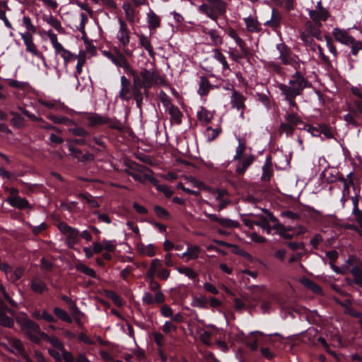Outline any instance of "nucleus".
Returning a JSON list of instances; mask_svg holds the SVG:
<instances>
[{
    "label": "nucleus",
    "mask_w": 362,
    "mask_h": 362,
    "mask_svg": "<svg viewBox=\"0 0 362 362\" xmlns=\"http://www.w3.org/2000/svg\"><path fill=\"white\" fill-rule=\"evenodd\" d=\"M310 21H307L300 31V39L309 46L315 45L313 38L322 40L321 28L322 22L326 21L330 17L329 10L322 6L319 1L314 8H308Z\"/></svg>",
    "instance_id": "f257e3e1"
},
{
    "label": "nucleus",
    "mask_w": 362,
    "mask_h": 362,
    "mask_svg": "<svg viewBox=\"0 0 362 362\" xmlns=\"http://www.w3.org/2000/svg\"><path fill=\"white\" fill-rule=\"evenodd\" d=\"M128 74L133 77V86L139 88L143 87L145 89V94L146 95H148V90L153 85H163L165 83L164 78L155 69H144L138 74L135 70L131 68Z\"/></svg>",
    "instance_id": "f03ea898"
},
{
    "label": "nucleus",
    "mask_w": 362,
    "mask_h": 362,
    "mask_svg": "<svg viewBox=\"0 0 362 362\" xmlns=\"http://www.w3.org/2000/svg\"><path fill=\"white\" fill-rule=\"evenodd\" d=\"M310 86L311 83L298 71L291 76L288 84L279 83L277 85L281 94L295 96L300 95L305 88Z\"/></svg>",
    "instance_id": "7ed1b4c3"
},
{
    "label": "nucleus",
    "mask_w": 362,
    "mask_h": 362,
    "mask_svg": "<svg viewBox=\"0 0 362 362\" xmlns=\"http://www.w3.org/2000/svg\"><path fill=\"white\" fill-rule=\"evenodd\" d=\"M226 8L227 3L223 0H206L199 6V11L213 21H216L219 16H223Z\"/></svg>",
    "instance_id": "20e7f679"
},
{
    "label": "nucleus",
    "mask_w": 362,
    "mask_h": 362,
    "mask_svg": "<svg viewBox=\"0 0 362 362\" xmlns=\"http://www.w3.org/2000/svg\"><path fill=\"white\" fill-rule=\"evenodd\" d=\"M6 339L7 342L2 344V347L16 356H22L26 362H33L21 339L12 337H7Z\"/></svg>",
    "instance_id": "39448f33"
},
{
    "label": "nucleus",
    "mask_w": 362,
    "mask_h": 362,
    "mask_svg": "<svg viewBox=\"0 0 362 362\" xmlns=\"http://www.w3.org/2000/svg\"><path fill=\"white\" fill-rule=\"evenodd\" d=\"M20 326L22 332L32 342H40V338L37 336V332H40L39 325L32 320H24L20 322Z\"/></svg>",
    "instance_id": "423d86ee"
},
{
    "label": "nucleus",
    "mask_w": 362,
    "mask_h": 362,
    "mask_svg": "<svg viewBox=\"0 0 362 362\" xmlns=\"http://www.w3.org/2000/svg\"><path fill=\"white\" fill-rule=\"evenodd\" d=\"M88 125L95 127L97 125L108 124L109 127L113 129L122 130L121 124L117 120H112L107 116L94 114L88 118Z\"/></svg>",
    "instance_id": "0eeeda50"
},
{
    "label": "nucleus",
    "mask_w": 362,
    "mask_h": 362,
    "mask_svg": "<svg viewBox=\"0 0 362 362\" xmlns=\"http://www.w3.org/2000/svg\"><path fill=\"white\" fill-rule=\"evenodd\" d=\"M20 35L25 45L26 51L45 63L46 59L42 52L39 50L37 46L34 42L33 35L30 33H20Z\"/></svg>",
    "instance_id": "6e6552de"
},
{
    "label": "nucleus",
    "mask_w": 362,
    "mask_h": 362,
    "mask_svg": "<svg viewBox=\"0 0 362 362\" xmlns=\"http://www.w3.org/2000/svg\"><path fill=\"white\" fill-rule=\"evenodd\" d=\"M58 228L60 232L66 236V243L69 247H74L77 243L79 231L78 229L72 228L65 222H60L58 224Z\"/></svg>",
    "instance_id": "1a4fd4ad"
},
{
    "label": "nucleus",
    "mask_w": 362,
    "mask_h": 362,
    "mask_svg": "<svg viewBox=\"0 0 362 362\" xmlns=\"http://www.w3.org/2000/svg\"><path fill=\"white\" fill-rule=\"evenodd\" d=\"M209 192L214 195L215 199L219 202L216 206L218 211L224 209L231 203L229 194L224 188L209 189Z\"/></svg>",
    "instance_id": "9d476101"
},
{
    "label": "nucleus",
    "mask_w": 362,
    "mask_h": 362,
    "mask_svg": "<svg viewBox=\"0 0 362 362\" xmlns=\"http://www.w3.org/2000/svg\"><path fill=\"white\" fill-rule=\"evenodd\" d=\"M104 55L110 59L114 64L118 67L123 68L128 74L131 69L129 63L128 62L125 56L118 49L115 50V53L113 54L109 51H105Z\"/></svg>",
    "instance_id": "9b49d317"
},
{
    "label": "nucleus",
    "mask_w": 362,
    "mask_h": 362,
    "mask_svg": "<svg viewBox=\"0 0 362 362\" xmlns=\"http://www.w3.org/2000/svg\"><path fill=\"white\" fill-rule=\"evenodd\" d=\"M119 28L117 33V39L122 47H125L130 42V32L126 23L119 19Z\"/></svg>",
    "instance_id": "f8f14e48"
},
{
    "label": "nucleus",
    "mask_w": 362,
    "mask_h": 362,
    "mask_svg": "<svg viewBox=\"0 0 362 362\" xmlns=\"http://www.w3.org/2000/svg\"><path fill=\"white\" fill-rule=\"evenodd\" d=\"M245 99L244 95L239 92L235 90H233L230 100L231 105L233 108H235L240 112L241 117L243 116L244 110L245 109Z\"/></svg>",
    "instance_id": "ddd939ff"
},
{
    "label": "nucleus",
    "mask_w": 362,
    "mask_h": 362,
    "mask_svg": "<svg viewBox=\"0 0 362 362\" xmlns=\"http://www.w3.org/2000/svg\"><path fill=\"white\" fill-rule=\"evenodd\" d=\"M146 22L150 32H153L160 27L161 18L153 10L149 9L146 13Z\"/></svg>",
    "instance_id": "4468645a"
},
{
    "label": "nucleus",
    "mask_w": 362,
    "mask_h": 362,
    "mask_svg": "<svg viewBox=\"0 0 362 362\" xmlns=\"http://www.w3.org/2000/svg\"><path fill=\"white\" fill-rule=\"evenodd\" d=\"M122 9L124 10L125 18L130 24H135L139 23V18L137 17L138 12L136 11L134 6L129 3L125 2L122 5Z\"/></svg>",
    "instance_id": "2eb2a0df"
},
{
    "label": "nucleus",
    "mask_w": 362,
    "mask_h": 362,
    "mask_svg": "<svg viewBox=\"0 0 362 362\" xmlns=\"http://www.w3.org/2000/svg\"><path fill=\"white\" fill-rule=\"evenodd\" d=\"M204 214L210 219L211 221L217 222L223 227L237 228L239 226L238 222L236 221H233L226 218H219L215 214H208L206 212H204Z\"/></svg>",
    "instance_id": "dca6fc26"
},
{
    "label": "nucleus",
    "mask_w": 362,
    "mask_h": 362,
    "mask_svg": "<svg viewBox=\"0 0 362 362\" xmlns=\"http://www.w3.org/2000/svg\"><path fill=\"white\" fill-rule=\"evenodd\" d=\"M332 35L334 39L341 44L348 45L353 42V37L351 36L345 30L335 28L333 29Z\"/></svg>",
    "instance_id": "f3484780"
},
{
    "label": "nucleus",
    "mask_w": 362,
    "mask_h": 362,
    "mask_svg": "<svg viewBox=\"0 0 362 362\" xmlns=\"http://www.w3.org/2000/svg\"><path fill=\"white\" fill-rule=\"evenodd\" d=\"M244 22L245 23L246 30L249 33H259L262 30L261 23L256 16H249L244 19Z\"/></svg>",
    "instance_id": "a211bd4d"
},
{
    "label": "nucleus",
    "mask_w": 362,
    "mask_h": 362,
    "mask_svg": "<svg viewBox=\"0 0 362 362\" xmlns=\"http://www.w3.org/2000/svg\"><path fill=\"white\" fill-rule=\"evenodd\" d=\"M282 15L280 12L273 9L272 12L271 19L266 21L264 25L271 28L273 30L278 29L281 24Z\"/></svg>",
    "instance_id": "6ab92c4d"
},
{
    "label": "nucleus",
    "mask_w": 362,
    "mask_h": 362,
    "mask_svg": "<svg viewBox=\"0 0 362 362\" xmlns=\"http://www.w3.org/2000/svg\"><path fill=\"white\" fill-rule=\"evenodd\" d=\"M6 202L13 207L18 209H31L28 201L20 196L15 197H7Z\"/></svg>",
    "instance_id": "aec40b11"
},
{
    "label": "nucleus",
    "mask_w": 362,
    "mask_h": 362,
    "mask_svg": "<svg viewBox=\"0 0 362 362\" xmlns=\"http://www.w3.org/2000/svg\"><path fill=\"white\" fill-rule=\"evenodd\" d=\"M239 162L236 165L235 172L238 175H243L248 167L255 160V157L252 155L245 157L243 160H238Z\"/></svg>",
    "instance_id": "412c9836"
},
{
    "label": "nucleus",
    "mask_w": 362,
    "mask_h": 362,
    "mask_svg": "<svg viewBox=\"0 0 362 362\" xmlns=\"http://www.w3.org/2000/svg\"><path fill=\"white\" fill-rule=\"evenodd\" d=\"M276 49L279 53V59L284 64H288L291 62V50L283 43L276 45Z\"/></svg>",
    "instance_id": "4be33fe9"
},
{
    "label": "nucleus",
    "mask_w": 362,
    "mask_h": 362,
    "mask_svg": "<svg viewBox=\"0 0 362 362\" xmlns=\"http://www.w3.org/2000/svg\"><path fill=\"white\" fill-rule=\"evenodd\" d=\"M32 291L37 294H42L48 289L46 283L38 277H34L30 282Z\"/></svg>",
    "instance_id": "5701e85b"
},
{
    "label": "nucleus",
    "mask_w": 362,
    "mask_h": 362,
    "mask_svg": "<svg viewBox=\"0 0 362 362\" xmlns=\"http://www.w3.org/2000/svg\"><path fill=\"white\" fill-rule=\"evenodd\" d=\"M139 39L141 47L146 49L148 52L149 56L153 59L155 57L156 53L153 50V47L151 45L150 38L144 34H141L139 35Z\"/></svg>",
    "instance_id": "b1692460"
},
{
    "label": "nucleus",
    "mask_w": 362,
    "mask_h": 362,
    "mask_svg": "<svg viewBox=\"0 0 362 362\" xmlns=\"http://www.w3.org/2000/svg\"><path fill=\"white\" fill-rule=\"evenodd\" d=\"M46 35L49 37L52 47L54 48L55 53L61 54L65 49L62 45L59 42L57 35L52 30H47Z\"/></svg>",
    "instance_id": "393cba45"
},
{
    "label": "nucleus",
    "mask_w": 362,
    "mask_h": 362,
    "mask_svg": "<svg viewBox=\"0 0 362 362\" xmlns=\"http://www.w3.org/2000/svg\"><path fill=\"white\" fill-rule=\"evenodd\" d=\"M198 120L204 124L211 122L214 117V113L206 108L201 107L197 113Z\"/></svg>",
    "instance_id": "a878e982"
},
{
    "label": "nucleus",
    "mask_w": 362,
    "mask_h": 362,
    "mask_svg": "<svg viewBox=\"0 0 362 362\" xmlns=\"http://www.w3.org/2000/svg\"><path fill=\"white\" fill-rule=\"evenodd\" d=\"M272 159L270 157H267L265 163L262 167V180L263 181H269L270 180L271 177L273 175V170H272Z\"/></svg>",
    "instance_id": "bb28decb"
},
{
    "label": "nucleus",
    "mask_w": 362,
    "mask_h": 362,
    "mask_svg": "<svg viewBox=\"0 0 362 362\" xmlns=\"http://www.w3.org/2000/svg\"><path fill=\"white\" fill-rule=\"evenodd\" d=\"M202 249L198 245H189L187 251L182 255V257H187V260L196 259L199 257Z\"/></svg>",
    "instance_id": "cd10ccee"
},
{
    "label": "nucleus",
    "mask_w": 362,
    "mask_h": 362,
    "mask_svg": "<svg viewBox=\"0 0 362 362\" xmlns=\"http://www.w3.org/2000/svg\"><path fill=\"white\" fill-rule=\"evenodd\" d=\"M355 284L362 288V263L358 262L351 270Z\"/></svg>",
    "instance_id": "c85d7f7f"
},
{
    "label": "nucleus",
    "mask_w": 362,
    "mask_h": 362,
    "mask_svg": "<svg viewBox=\"0 0 362 362\" xmlns=\"http://www.w3.org/2000/svg\"><path fill=\"white\" fill-rule=\"evenodd\" d=\"M228 54L233 60L239 62L241 59L248 57L250 55V51L248 47H246L245 51H243V49H240V51L231 49L228 52Z\"/></svg>",
    "instance_id": "c756f323"
},
{
    "label": "nucleus",
    "mask_w": 362,
    "mask_h": 362,
    "mask_svg": "<svg viewBox=\"0 0 362 362\" xmlns=\"http://www.w3.org/2000/svg\"><path fill=\"white\" fill-rule=\"evenodd\" d=\"M44 20L59 34H65V29L62 27L61 22L57 18L50 15L44 18Z\"/></svg>",
    "instance_id": "7c9ffc66"
},
{
    "label": "nucleus",
    "mask_w": 362,
    "mask_h": 362,
    "mask_svg": "<svg viewBox=\"0 0 362 362\" xmlns=\"http://www.w3.org/2000/svg\"><path fill=\"white\" fill-rule=\"evenodd\" d=\"M214 88V86L211 85L209 80L205 76H202L199 81V88L198 93L200 95H206L210 90Z\"/></svg>",
    "instance_id": "2f4dec72"
},
{
    "label": "nucleus",
    "mask_w": 362,
    "mask_h": 362,
    "mask_svg": "<svg viewBox=\"0 0 362 362\" xmlns=\"http://www.w3.org/2000/svg\"><path fill=\"white\" fill-rule=\"evenodd\" d=\"M274 230L282 238L285 239H292L293 235L288 233V231L291 230V228H286L283 224L277 223L274 225Z\"/></svg>",
    "instance_id": "473e14b6"
},
{
    "label": "nucleus",
    "mask_w": 362,
    "mask_h": 362,
    "mask_svg": "<svg viewBox=\"0 0 362 362\" xmlns=\"http://www.w3.org/2000/svg\"><path fill=\"white\" fill-rule=\"evenodd\" d=\"M162 266V262L158 259H153L151 262V265L146 272V277L148 279L154 278V276L158 272V269Z\"/></svg>",
    "instance_id": "72a5a7b5"
},
{
    "label": "nucleus",
    "mask_w": 362,
    "mask_h": 362,
    "mask_svg": "<svg viewBox=\"0 0 362 362\" xmlns=\"http://www.w3.org/2000/svg\"><path fill=\"white\" fill-rule=\"evenodd\" d=\"M228 35L230 37L235 40L236 44L239 46L240 49H243V51L246 50V47H247L246 43L240 37H239L235 29L229 28L228 30Z\"/></svg>",
    "instance_id": "f704fd0d"
},
{
    "label": "nucleus",
    "mask_w": 362,
    "mask_h": 362,
    "mask_svg": "<svg viewBox=\"0 0 362 362\" xmlns=\"http://www.w3.org/2000/svg\"><path fill=\"white\" fill-rule=\"evenodd\" d=\"M168 111L172 119H173L175 122L178 124L182 122V113L177 107L173 105L168 108Z\"/></svg>",
    "instance_id": "c9c22d12"
},
{
    "label": "nucleus",
    "mask_w": 362,
    "mask_h": 362,
    "mask_svg": "<svg viewBox=\"0 0 362 362\" xmlns=\"http://www.w3.org/2000/svg\"><path fill=\"white\" fill-rule=\"evenodd\" d=\"M213 57L222 64L223 70H228L230 69L225 56L219 49H215L213 50Z\"/></svg>",
    "instance_id": "e433bc0d"
},
{
    "label": "nucleus",
    "mask_w": 362,
    "mask_h": 362,
    "mask_svg": "<svg viewBox=\"0 0 362 362\" xmlns=\"http://www.w3.org/2000/svg\"><path fill=\"white\" fill-rule=\"evenodd\" d=\"M10 114L13 116L11 122L14 127L21 129L25 126V119L22 116L13 111Z\"/></svg>",
    "instance_id": "4c0bfd02"
},
{
    "label": "nucleus",
    "mask_w": 362,
    "mask_h": 362,
    "mask_svg": "<svg viewBox=\"0 0 362 362\" xmlns=\"http://www.w3.org/2000/svg\"><path fill=\"white\" fill-rule=\"evenodd\" d=\"M285 120L293 127L303 123L301 118L294 112L286 114L285 116Z\"/></svg>",
    "instance_id": "58836bf2"
},
{
    "label": "nucleus",
    "mask_w": 362,
    "mask_h": 362,
    "mask_svg": "<svg viewBox=\"0 0 362 362\" xmlns=\"http://www.w3.org/2000/svg\"><path fill=\"white\" fill-rule=\"evenodd\" d=\"M132 94H133L134 98L136 101L137 107L140 110H141L143 96H142V93L141 92V88L133 86Z\"/></svg>",
    "instance_id": "ea45409f"
},
{
    "label": "nucleus",
    "mask_w": 362,
    "mask_h": 362,
    "mask_svg": "<svg viewBox=\"0 0 362 362\" xmlns=\"http://www.w3.org/2000/svg\"><path fill=\"white\" fill-rule=\"evenodd\" d=\"M54 313L57 317H59V319L62 320L64 322L69 323L72 322L71 317L66 313V311L60 308H55L54 309Z\"/></svg>",
    "instance_id": "a19ab883"
},
{
    "label": "nucleus",
    "mask_w": 362,
    "mask_h": 362,
    "mask_svg": "<svg viewBox=\"0 0 362 362\" xmlns=\"http://www.w3.org/2000/svg\"><path fill=\"white\" fill-rule=\"evenodd\" d=\"M76 269L78 271H79V272L86 274L88 276H90L92 278H95L96 277L95 272L93 269H91V268L88 267V266H86V264H78L76 265Z\"/></svg>",
    "instance_id": "79ce46f5"
},
{
    "label": "nucleus",
    "mask_w": 362,
    "mask_h": 362,
    "mask_svg": "<svg viewBox=\"0 0 362 362\" xmlns=\"http://www.w3.org/2000/svg\"><path fill=\"white\" fill-rule=\"evenodd\" d=\"M177 271L180 274H182L186 275L188 278L191 279H197V274L190 267H179L177 269Z\"/></svg>",
    "instance_id": "37998d69"
},
{
    "label": "nucleus",
    "mask_w": 362,
    "mask_h": 362,
    "mask_svg": "<svg viewBox=\"0 0 362 362\" xmlns=\"http://www.w3.org/2000/svg\"><path fill=\"white\" fill-rule=\"evenodd\" d=\"M127 173L132 176L135 180L144 183L147 180L149 173H137L135 170H126Z\"/></svg>",
    "instance_id": "c03bdc74"
},
{
    "label": "nucleus",
    "mask_w": 362,
    "mask_h": 362,
    "mask_svg": "<svg viewBox=\"0 0 362 362\" xmlns=\"http://www.w3.org/2000/svg\"><path fill=\"white\" fill-rule=\"evenodd\" d=\"M127 170H135L137 173H153L152 170L148 167L137 163H132Z\"/></svg>",
    "instance_id": "a18cd8bd"
},
{
    "label": "nucleus",
    "mask_w": 362,
    "mask_h": 362,
    "mask_svg": "<svg viewBox=\"0 0 362 362\" xmlns=\"http://www.w3.org/2000/svg\"><path fill=\"white\" fill-rule=\"evenodd\" d=\"M75 58L77 59V64H76V73L78 74H81L82 68L86 63V54L83 52H81L78 55L75 56Z\"/></svg>",
    "instance_id": "49530a36"
},
{
    "label": "nucleus",
    "mask_w": 362,
    "mask_h": 362,
    "mask_svg": "<svg viewBox=\"0 0 362 362\" xmlns=\"http://www.w3.org/2000/svg\"><path fill=\"white\" fill-rule=\"evenodd\" d=\"M221 131V129L220 128L213 129L210 127H207L205 132L207 140L211 141L215 139L218 136Z\"/></svg>",
    "instance_id": "de8ad7c7"
},
{
    "label": "nucleus",
    "mask_w": 362,
    "mask_h": 362,
    "mask_svg": "<svg viewBox=\"0 0 362 362\" xmlns=\"http://www.w3.org/2000/svg\"><path fill=\"white\" fill-rule=\"evenodd\" d=\"M69 131L74 136L86 137L89 135L88 132L84 128L77 125L69 128Z\"/></svg>",
    "instance_id": "09e8293b"
},
{
    "label": "nucleus",
    "mask_w": 362,
    "mask_h": 362,
    "mask_svg": "<svg viewBox=\"0 0 362 362\" xmlns=\"http://www.w3.org/2000/svg\"><path fill=\"white\" fill-rule=\"evenodd\" d=\"M207 34L209 35L212 43L214 45H220L223 43V39L218 33L215 30H209Z\"/></svg>",
    "instance_id": "8fccbe9b"
},
{
    "label": "nucleus",
    "mask_w": 362,
    "mask_h": 362,
    "mask_svg": "<svg viewBox=\"0 0 362 362\" xmlns=\"http://www.w3.org/2000/svg\"><path fill=\"white\" fill-rule=\"evenodd\" d=\"M23 274L24 269L21 267H18L14 269L13 273L11 274L9 279L12 283L15 284L23 276Z\"/></svg>",
    "instance_id": "3c124183"
},
{
    "label": "nucleus",
    "mask_w": 362,
    "mask_h": 362,
    "mask_svg": "<svg viewBox=\"0 0 362 362\" xmlns=\"http://www.w3.org/2000/svg\"><path fill=\"white\" fill-rule=\"evenodd\" d=\"M39 103L42 105L46 107H47L48 109H50V110H53V109L57 110L61 106V104L58 101L54 100H45L40 99V100H39Z\"/></svg>",
    "instance_id": "603ef678"
},
{
    "label": "nucleus",
    "mask_w": 362,
    "mask_h": 362,
    "mask_svg": "<svg viewBox=\"0 0 362 362\" xmlns=\"http://www.w3.org/2000/svg\"><path fill=\"white\" fill-rule=\"evenodd\" d=\"M0 325L11 328L14 325V321L11 317H8L6 313H4L0 316Z\"/></svg>",
    "instance_id": "864d4df0"
},
{
    "label": "nucleus",
    "mask_w": 362,
    "mask_h": 362,
    "mask_svg": "<svg viewBox=\"0 0 362 362\" xmlns=\"http://www.w3.org/2000/svg\"><path fill=\"white\" fill-rule=\"evenodd\" d=\"M153 210L156 214V216L160 218H169L170 214L169 212L164 209L163 207L159 205H155L153 206Z\"/></svg>",
    "instance_id": "5fc2aeb1"
},
{
    "label": "nucleus",
    "mask_w": 362,
    "mask_h": 362,
    "mask_svg": "<svg viewBox=\"0 0 362 362\" xmlns=\"http://www.w3.org/2000/svg\"><path fill=\"white\" fill-rule=\"evenodd\" d=\"M212 336V333L206 331L205 329H202L199 334L200 340L203 344L207 346H211V337Z\"/></svg>",
    "instance_id": "6e6d98bb"
},
{
    "label": "nucleus",
    "mask_w": 362,
    "mask_h": 362,
    "mask_svg": "<svg viewBox=\"0 0 362 362\" xmlns=\"http://www.w3.org/2000/svg\"><path fill=\"white\" fill-rule=\"evenodd\" d=\"M78 198L85 200L88 204L90 208H98L100 206L99 203L95 199H93L86 194L80 193L78 194Z\"/></svg>",
    "instance_id": "4d7b16f0"
},
{
    "label": "nucleus",
    "mask_w": 362,
    "mask_h": 362,
    "mask_svg": "<svg viewBox=\"0 0 362 362\" xmlns=\"http://www.w3.org/2000/svg\"><path fill=\"white\" fill-rule=\"evenodd\" d=\"M23 24L25 27L27 31L25 33H30L32 35L35 33L37 30L36 28L33 25L31 19L28 16H24L23 18Z\"/></svg>",
    "instance_id": "13d9d810"
},
{
    "label": "nucleus",
    "mask_w": 362,
    "mask_h": 362,
    "mask_svg": "<svg viewBox=\"0 0 362 362\" xmlns=\"http://www.w3.org/2000/svg\"><path fill=\"white\" fill-rule=\"evenodd\" d=\"M279 131L281 134L285 133L286 135L288 136L293 134L294 131V127L288 124V122L282 123L280 125Z\"/></svg>",
    "instance_id": "bf43d9fd"
},
{
    "label": "nucleus",
    "mask_w": 362,
    "mask_h": 362,
    "mask_svg": "<svg viewBox=\"0 0 362 362\" xmlns=\"http://www.w3.org/2000/svg\"><path fill=\"white\" fill-rule=\"evenodd\" d=\"M256 226H258L261 227L263 230H265L267 233H271L272 228L269 223V221L267 219V218L264 217L263 216H260V221H257Z\"/></svg>",
    "instance_id": "052dcab7"
},
{
    "label": "nucleus",
    "mask_w": 362,
    "mask_h": 362,
    "mask_svg": "<svg viewBox=\"0 0 362 362\" xmlns=\"http://www.w3.org/2000/svg\"><path fill=\"white\" fill-rule=\"evenodd\" d=\"M319 130H320V134H324L327 139H333L334 138V134L332 132L330 128L327 125H326L325 124H319Z\"/></svg>",
    "instance_id": "680f3d73"
},
{
    "label": "nucleus",
    "mask_w": 362,
    "mask_h": 362,
    "mask_svg": "<svg viewBox=\"0 0 362 362\" xmlns=\"http://www.w3.org/2000/svg\"><path fill=\"white\" fill-rule=\"evenodd\" d=\"M284 96L285 100L289 104V109L291 111H292L293 109L298 110V106L297 103L295 101V98L297 96L288 95V94H282Z\"/></svg>",
    "instance_id": "e2e57ef3"
},
{
    "label": "nucleus",
    "mask_w": 362,
    "mask_h": 362,
    "mask_svg": "<svg viewBox=\"0 0 362 362\" xmlns=\"http://www.w3.org/2000/svg\"><path fill=\"white\" fill-rule=\"evenodd\" d=\"M349 110L351 112H354L356 115H362V100H354L353 102V107H349Z\"/></svg>",
    "instance_id": "0e129e2a"
},
{
    "label": "nucleus",
    "mask_w": 362,
    "mask_h": 362,
    "mask_svg": "<svg viewBox=\"0 0 362 362\" xmlns=\"http://www.w3.org/2000/svg\"><path fill=\"white\" fill-rule=\"evenodd\" d=\"M0 293L3 295L4 298L8 301V303L13 307L17 308L18 303L14 301L11 297L6 292L4 286L2 284H0Z\"/></svg>",
    "instance_id": "69168bd1"
},
{
    "label": "nucleus",
    "mask_w": 362,
    "mask_h": 362,
    "mask_svg": "<svg viewBox=\"0 0 362 362\" xmlns=\"http://www.w3.org/2000/svg\"><path fill=\"white\" fill-rule=\"evenodd\" d=\"M349 45L351 47V53L353 55L356 56L359 50H362V42L356 41L353 37V42Z\"/></svg>",
    "instance_id": "338daca9"
},
{
    "label": "nucleus",
    "mask_w": 362,
    "mask_h": 362,
    "mask_svg": "<svg viewBox=\"0 0 362 362\" xmlns=\"http://www.w3.org/2000/svg\"><path fill=\"white\" fill-rule=\"evenodd\" d=\"M352 213L355 217L356 222L362 227V210L359 209L358 207L353 208Z\"/></svg>",
    "instance_id": "774afa93"
}]
</instances>
